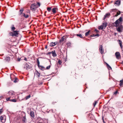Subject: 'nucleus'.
<instances>
[{
  "mask_svg": "<svg viewBox=\"0 0 123 123\" xmlns=\"http://www.w3.org/2000/svg\"><path fill=\"white\" fill-rule=\"evenodd\" d=\"M26 120L25 117H24L22 119V121L24 123H25L26 122Z\"/></svg>",
  "mask_w": 123,
  "mask_h": 123,
  "instance_id": "cd10ccee",
  "label": "nucleus"
},
{
  "mask_svg": "<svg viewBox=\"0 0 123 123\" xmlns=\"http://www.w3.org/2000/svg\"><path fill=\"white\" fill-rule=\"evenodd\" d=\"M36 74L37 76L38 77H39L40 76V73L37 71L36 73Z\"/></svg>",
  "mask_w": 123,
  "mask_h": 123,
  "instance_id": "a878e982",
  "label": "nucleus"
},
{
  "mask_svg": "<svg viewBox=\"0 0 123 123\" xmlns=\"http://www.w3.org/2000/svg\"><path fill=\"white\" fill-rule=\"evenodd\" d=\"M65 38V36H63L61 38V39L60 40V42H63Z\"/></svg>",
  "mask_w": 123,
  "mask_h": 123,
  "instance_id": "6ab92c4d",
  "label": "nucleus"
},
{
  "mask_svg": "<svg viewBox=\"0 0 123 123\" xmlns=\"http://www.w3.org/2000/svg\"><path fill=\"white\" fill-rule=\"evenodd\" d=\"M3 109L2 108L0 109V114L3 112Z\"/></svg>",
  "mask_w": 123,
  "mask_h": 123,
  "instance_id": "79ce46f5",
  "label": "nucleus"
},
{
  "mask_svg": "<svg viewBox=\"0 0 123 123\" xmlns=\"http://www.w3.org/2000/svg\"><path fill=\"white\" fill-rule=\"evenodd\" d=\"M118 27L117 28V30L119 32H122V30L123 29V26L121 25H120L118 26Z\"/></svg>",
  "mask_w": 123,
  "mask_h": 123,
  "instance_id": "423d86ee",
  "label": "nucleus"
},
{
  "mask_svg": "<svg viewBox=\"0 0 123 123\" xmlns=\"http://www.w3.org/2000/svg\"><path fill=\"white\" fill-rule=\"evenodd\" d=\"M14 80L13 81L15 83H16L18 82V80L17 78H15Z\"/></svg>",
  "mask_w": 123,
  "mask_h": 123,
  "instance_id": "c85d7f7f",
  "label": "nucleus"
},
{
  "mask_svg": "<svg viewBox=\"0 0 123 123\" xmlns=\"http://www.w3.org/2000/svg\"><path fill=\"white\" fill-rule=\"evenodd\" d=\"M97 103V102L96 101H94V102L93 104V105L94 107H95V106Z\"/></svg>",
  "mask_w": 123,
  "mask_h": 123,
  "instance_id": "473e14b6",
  "label": "nucleus"
},
{
  "mask_svg": "<svg viewBox=\"0 0 123 123\" xmlns=\"http://www.w3.org/2000/svg\"><path fill=\"white\" fill-rule=\"evenodd\" d=\"M12 75H13V74H12Z\"/></svg>",
  "mask_w": 123,
  "mask_h": 123,
  "instance_id": "6e6d98bb",
  "label": "nucleus"
},
{
  "mask_svg": "<svg viewBox=\"0 0 123 123\" xmlns=\"http://www.w3.org/2000/svg\"><path fill=\"white\" fill-rule=\"evenodd\" d=\"M94 31H96L97 33L98 32H99V31L97 29H95L94 30Z\"/></svg>",
  "mask_w": 123,
  "mask_h": 123,
  "instance_id": "37998d69",
  "label": "nucleus"
},
{
  "mask_svg": "<svg viewBox=\"0 0 123 123\" xmlns=\"http://www.w3.org/2000/svg\"><path fill=\"white\" fill-rule=\"evenodd\" d=\"M57 9V8L56 7H54L52 10V12H53V13L54 14L56 12V10Z\"/></svg>",
  "mask_w": 123,
  "mask_h": 123,
  "instance_id": "2eb2a0df",
  "label": "nucleus"
},
{
  "mask_svg": "<svg viewBox=\"0 0 123 123\" xmlns=\"http://www.w3.org/2000/svg\"><path fill=\"white\" fill-rule=\"evenodd\" d=\"M50 65H49L45 69H49L50 68Z\"/></svg>",
  "mask_w": 123,
  "mask_h": 123,
  "instance_id": "ea45409f",
  "label": "nucleus"
},
{
  "mask_svg": "<svg viewBox=\"0 0 123 123\" xmlns=\"http://www.w3.org/2000/svg\"><path fill=\"white\" fill-rule=\"evenodd\" d=\"M22 15L23 16H24L25 18H27L29 17V16L28 14H26L24 13H23Z\"/></svg>",
  "mask_w": 123,
  "mask_h": 123,
  "instance_id": "aec40b11",
  "label": "nucleus"
},
{
  "mask_svg": "<svg viewBox=\"0 0 123 123\" xmlns=\"http://www.w3.org/2000/svg\"><path fill=\"white\" fill-rule=\"evenodd\" d=\"M37 4L39 6H40V3H38Z\"/></svg>",
  "mask_w": 123,
  "mask_h": 123,
  "instance_id": "3c124183",
  "label": "nucleus"
},
{
  "mask_svg": "<svg viewBox=\"0 0 123 123\" xmlns=\"http://www.w3.org/2000/svg\"><path fill=\"white\" fill-rule=\"evenodd\" d=\"M31 97V96L30 95H29L25 97V98L26 100H27L29 98Z\"/></svg>",
  "mask_w": 123,
  "mask_h": 123,
  "instance_id": "72a5a7b5",
  "label": "nucleus"
},
{
  "mask_svg": "<svg viewBox=\"0 0 123 123\" xmlns=\"http://www.w3.org/2000/svg\"><path fill=\"white\" fill-rule=\"evenodd\" d=\"M57 43V42H55L54 43L51 42L50 43V46L52 47L55 46V45H56Z\"/></svg>",
  "mask_w": 123,
  "mask_h": 123,
  "instance_id": "ddd939ff",
  "label": "nucleus"
},
{
  "mask_svg": "<svg viewBox=\"0 0 123 123\" xmlns=\"http://www.w3.org/2000/svg\"><path fill=\"white\" fill-rule=\"evenodd\" d=\"M31 67L30 64H29L26 63L24 65V68L27 70L29 69Z\"/></svg>",
  "mask_w": 123,
  "mask_h": 123,
  "instance_id": "20e7f679",
  "label": "nucleus"
},
{
  "mask_svg": "<svg viewBox=\"0 0 123 123\" xmlns=\"http://www.w3.org/2000/svg\"><path fill=\"white\" fill-rule=\"evenodd\" d=\"M102 119L103 120V122L104 123H105V121L104 120V117H102Z\"/></svg>",
  "mask_w": 123,
  "mask_h": 123,
  "instance_id": "c03bdc74",
  "label": "nucleus"
},
{
  "mask_svg": "<svg viewBox=\"0 0 123 123\" xmlns=\"http://www.w3.org/2000/svg\"><path fill=\"white\" fill-rule=\"evenodd\" d=\"M1 121L3 123H4L6 119V117L4 115L1 116L0 117Z\"/></svg>",
  "mask_w": 123,
  "mask_h": 123,
  "instance_id": "7ed1b4c3",
  "label": "nucleus"
},
{
  "mask_svg": "<svg viewBox=\"0 0 123 123\" xmlns=\"http://www.w3.org/2000/svg\"><path fill=\"white\" fill-rule=\"evenodd\" d=\"M9 95L11 96L14 95L15 94L14 92L13 91H10L8 92Z\"/></svg>",
  "mask_w": 123,
  "mask_h": 123,
  "instance_id": "f8f14e48",
  "label": "nucleus"
},
{
  "mask_svg": "<svg viewBox=\"0 0 123 123\" xmlns=\"http://www.w3.org/2000/svg\"><path fill=\"white\" fill-rule=\"evenodd\" d=\"M107 23L105 22L104 23H103L102 24V26L103 28H105L107 26Z\"/></svg>",
  "mask_w": 123,
  "mask_h": 123,
  "instance_id": "4468645a",
  "label": "nucleus"
},
{
  "mask_svg": "<svg viewBox=\"0 0 123 123\" xmlns=\"http://www.w3.org/2000/svg\"><path fill=\"white\" fill-rule=\"evenodd\" d=\"M19 31H13V32H11L9 33V35L10 36H12L13 37H17L18 36V32Z\"/></svg>",
  "mask_w": 123,
  "mask_h": 123,
  "instance_id": "f03ea898",
  "label": "nucleus"
},
{
  "mask_svg": "<svg viewBox=\"0 0 123 123\" xmlns=\"http://www.w3.org/2000/svg\"><path fill=\"white\" fill-rule=\"evenodd\" d=\"M38 67L41 70H43L46 69L45 67L39 65V66H38Z\"/></svg>",
  "mask_w": 123,
  "mask_h": 123,
  "instance_id": "dca6fc26",
  "label": "nucleus"
},
{
  "mask_svg": "<svg viewBox=\"0 0 123 123\" xmlns=\"http://www.w3.org/2000/svg\"><path fill=\"white\" fill-rule=\"evenodd\" d=\"M47 46H46L45 47V48L46 49H47Z\"/></svg>",
  "mask_w": 123,
  "mask_h": 123,
  "instance_id": "603ef678",
  "label": "nucleus"
},
{
  "mask_svg": "<svg viewBox=\"0 0 123 123\" xmlns=\"http://www.w3.org/2000/svg\"><path fill=\"white\" fill-rule=\"evenodd\" d=\"M49 54L51 53L52 54V55L54 57H56L57 56V54L55 52V50L52 51L51 52H49Z\"/></svg>",
  "mask_w": 123,
  "mask_h": 123,
  "instance_id": "9d476101",
  "label": "nucleus"
},
{
  "mask_svg": "<svg viewBox=\"0 0 123 123\" xmlns=\"http://www.w3.org/2000/svg\"><path fill=\"white\" fill-rule=\"evenodd\" d=\"M119 43L120 44V46L121 49H122L123 48V46L122 44V42L120 40H119Z\"/></svg>",
  "mask_w": 123,
  "mask_h": 123,
  "instance_id": "412c9836",
  "label": "nucleus"
},
{
  "mask_svg": "<svg viewBox=\"0 0 123 123\" xmlns=\"http://www.w3.org/2000/svg\"><path fill=\"white\" fill-rule=\"evenodd\" d=\"M23 11H24V10L23 9H21L19 11L20 12V15H21V14H22V12H23Z\"/></svg>",
  "mask_w": 123,
  "mask_h": 123,
  "instance_id": "4c0bfd02",
  "label": "nucleus"
},
{
  "mask_svg": "<svg viewBox=\"0 0 123 123\" xmlns=\"http://www.w3.org/2000/svg\"><path fill=\"white\" fill-rule=\"evenodd\" d=\"M115 55L116 56V58L117 59L120 58V53L118 52H117L115 54Z\"/></svg>",
  "mask_w": 123,
  "mask_h": 123,
  "instance_id": "9b49d317",
  "label": "nucleus"
},
{
  "mask_svg": "<svg viewBox=\"0 0 123 123\" xmlns=\"http://www.w3.org/2000/svg\"><path fill=\"white\" fill-rule=\"evenodd\" d=\"M11 29L12 31H14V30H15V28L14 26V25H12V27L11 28Z\"/></svg>",
  "mask_w": 123,
  "mask_h": 123,
  "instance_id": "b1692460",
  "label": "nucleus"
},
{
  "mask_svg": "<svg viewBox=\"0 0 123 123\" xmlns=\"http://www.w3.org/2000/svg\"><path fill=\"white\" fill-rule=\"evenodd\" d=\"M20 60H21V58H18V61H20Z\"/></svg>",
  "mask_w": 123,
  "mask_h": 123,
  "instance_id": "09e8293b",
  "label": "nucleus"
},
{
  "mask_svg": "<svg viewBox=\"0 0 123 123\" xmlns=\"http://www.w3.org/2000/svg\"><path fill=\"white\" fill-rule=\"evenodd\" d=\"M47 10L49 12L51 11V8L50 7H48L47 8Z\"/></svg>",
  "mask_w": 123,
  "mask_h": 123,
  "instance_id": "58836bf2",
  "label": "nucleus"
},
{
  "mask_svg": "<svg viewBox=\"0 0 123 123\" xmlns=\"http://www.w3.org/2000/svg\"><path fill=\"white\" fill-rule=\"evenodd\" d=\"M121 3V1L120 0H117L114 3V4L116 6H119Z\"/></svg>",
  "mask_w": 123,
  "mask_h": 123,
  "instance_id": "6e6552de",
  "label": "nucleus"
},
{
  "mask_svg": "<svg viewBox=\"0 0 123 123\" xmlns=\"http://www.w3.org/2000/svg\"><path fill=\"white\" fill-rule=\"evenodd\" d=\"M98 36V37L99 36V35L98 34H97L96 35H95L94 34H93L92 35H91L90 36L91 37H96V36Z\"/></svg>",
  "mask_w": 123,
  "mask_h": 123,
  "instance_id": "bb28decb",
  "label": "nucleus"
},
{
  "mask_svg": "<svg viewBox=\"0 0 123 123\" xmlns=\"http://www.w3.org/2000/svg\"><path fill=\"white\" fill-rule=\"evenodd\" d=\"M91 31L90 30L88 32H86L85 33V36H87L88 35H89L90 34H91V33H90Z\"/></svg>",
  "mask_w": 123,
  "mask_h": 123,
  "instance_id": "5701e85b",
  "label": "nucleus"
},
{
  "mask_svg": "<svg viewBox=\"0 0 123 123\" xmlns=\"http://www.w3.org/2000/svg\"><path fill=\"white\" fill-rule=\"evenodd\" d=\"M123 84V83L121 82H120V83L119 84V85L120 86H122Z\"/></svg>",
  "mask_w": 123,
  "mask_h": 123,
  "instance_id": "49530a36",
  "label": "nucleus"
},
{
  "mask_svg": "<svg viewBox=\"0 0 123 123\" xmlns=\"http://www.w3.org/2000/svg\"><path fill=\"white\" fill-rule=\"evenodd\" d=\"M77 36L81 38H83V36L81 34H76V35Z\"/></svg>",
  "mask_w": 123,
  "mask_h": 123,
  "instance_id": "393cba45",
  "label": "nucleus"
},
{
  "mask_svg": "<svg viewBox=\"0 0 123 123\" xmlns=\"http://www.w3.org/2000/svg\"><path fill=\"white\" fill-rule=\"evenodd\" d=\"M106 64L108 69L109 70L111 69L112 68L107 63H106Z\"/></svg>",
  "mask_w": 123,
  "mask_h": 123,
  "instance_id": "4be33fe9",
  "label": "nucleus"
},
{
  "mask_svg": "<svg viewBox=\"0 0 123 123\" xmlns=\"http://www.w3.org/2000/svg\"><path fill=\"white\" fill-rule=\"evenodd\" d=\"M120 82H121L122 83H123V79L121 80L120 81Z\"/></svg>",
  "mask_w": 123,
  "mask_h": 123,
  "instance_id": "8fccbe9b",
  "label": "nucleus"
},
{
  "mask_svg": "<svg viewBox=\"0 0 123 123\" xmlns=\"http://www.w3.org/2000/svg\"><path fill=\"white\" fill-rule=\"evenodd\" d=\"M43 121L42 120H40L37 122V123H43Z\"/></svg>",
  "mask_w": 123,
  "mask_h": 123,
  "instance_id": "f704fd0d",
  "label": "nucleus"
},
{
  "mask_svg": "<svg viewBox=\"0 0 123 123\" xmlns=\"http://www.w3.org/2000/svg\"><path fill=\"white\" fill-rule=\"evenodd\" d=\"M37 65L38 66H39V65H40V62L38 59V58L37 59Z\"/></svg>",
  "mask_w": 123,
  "mask_h": 123,
  "instance_id": "7c9ffc66",
  "label": "nucleus"
},
{
  "mask_svg": "<svg viewBox=\"0 0 123 123\" xmlns=\"http://www.w3.org/2000/svg\"><path fill=\"white\" fill-rule=\"evenodd\" d=\"M98 29H99L100 30L101 29H102V30L103 29V27L102 26V25H101L100 26H98Z\"/></svg>",
  "mask_w": 123,
  "mask_h": 123,
  "instance_id": "2f4dec72",
  "label": "nucleus"
},
{
  "mask_svg": "<svg viewBox=\"0 0 123 123\" xmlns=\"http://www.w3.org/2000/svg\"><path fill=\"white\" fill-rule=\"evenodd\" d=\"M120 11H118V12L117 13V14L115 15V16L116 17H117V16L118 15H120Z\"/></svg>",
  "mask_w": 123,
  "mask_h": 123,
  "instance_id": "c756f323",
  "label": "nucleus"
},
{
  "mask_svg": "<svg viewBox=\"0 0 123 123\" xmlns=\"http://www.w3.org/2000/svg\"><path fill=\"white\" fill-rule=\"evenodd\" d=\"M6 100L7 101H11V99H10V98H6Z\"/></svg>",
  "mask_w": 123,
  "mask_h": 123,
  "instance_id": "a19ab883",
  "label": "nucleus"
},
{
  "mask_svg": "<svg viewBox=\"0 0 123 123\" xmlns=\"http://www.w3.org/2000/svg\"><path fill=\"white\" fill-rule=\"evenodd\" d=\"M99 50L100 53L101 54L104 53V50L102 45H100L99 46Z\"/></svg>",
  "mask_w": 123,
  "mask_h": 123,
  "instance_id": "0eeeda50",
  "label": "nucleus"
},
{
  "mask_svg": "<svg viewBox=\"0 0 123 123\" xmlns=\"http://www.w3.org/2000/svg\"><path fill=\"white\" fill-rule=\"evenodd\" d=\"M121 63L122 64V63H123V61H122Z\"/></svg>",
  "mask_w": 123,
  "mask_h": 123,
  "instance_id": "864d4df0",
  "label": "nucleus"
},
{
  "mask_svg": "<svg viewBox=\"0 0 123 123\" xmlns=\"http://www.w3.org/2000/svg\"><path fill=\"white\" fill-rule=\"evenodd\" d=\"M62 63V61L60 60H58V63L59 64H61Z\"/></svg>",
  "mask_w": 123,
  "mask_h": 123,
  "instance_id": "e433bc0d",
  "label": "nucleus"
},
{
  "mask_svg": "<svg viewBox=\"0 0 123 123\" xmlns=\"http://www.w3.org/2000/svg\"><path fill=\"white\" fill-rule=\"evenodd\" d=\"M5 60L6 62H9L10 60V58L9 56L6 57L5 59Z\"/></svg>",
  "mask_w": 123,
  "mask_h": 123,
  "instance_id": "a211bd4d",
  "label": "nucleus"
},
{
  "mask_svg": "<svg viewBox=\"0 0 123 123\" xmlns=\"http://www.w3.org/2000/svg\"><path fill=\"white\" fill-rule=\"evenodd\" d=\"M11 102H16L17 101V100L16 99H11Z\"/></svg>",
  "mask_w": 123,
  "mask_h": 123,
  "instance_id": "c9c22d12",
  "label": "nucleus"
},
{
  "mask_svg": "<svg viewBox=\"0 0 123 123\" xmlns=\"http://www.w3.org/2000/svg\"><path fill=\"white\" fill-rule=\"evenodd\" d=\"M111 16V14L109 12L107 13L104 16L103 18V20H105L106 18H109Z\"/></svg>",
  "mask_w": 123,
  "mask_h": 123,
  "instance_id": "1a4fd4ad",
  "label": "nucleus"
},
{
  "mask_svg": "<svg viewBox=\"0 0 123 123\" xmlns=\"http://www.w3.org/2000/svg\"><path fill=\"white\" fill-rule=\"evenodd\" d=\"M37 5L36 4H33L31 5V9L32 10H35L37 8Z\"/></svg>",
  "mask_w": 123,
  "mask_h": 123,
  "instance_id": "39448f33",
  "label": "nucleus"
},
{
  "mask_svg": "<svg viewBox=\"0 0 123 123\" xmlns=\"http://www.w3.org/2000/svg\"><path fill=\"white\" fill-rule=\"evenodd\" d=\"M123 21L122 17H120L114 23V24L116 25L115 26L116 27H117L119 24H122L123 22Z\"/></svg>",
  "mask_w": 123,
  "mask_h": 123,
  "instance_id": "f257e3e1",
  "label": "nucleus"
},
{
  "mask_svg": "<svg viewBox=\"0 0 123 123\" xmlns=\"http://www.w3.org/2000/svg\"><path fill=\"white\" fill-rule=\"evenodd\" d=\"M49 23V22H48V23H47V24H48Z\"/></svg>",
  "mask_w": 123,
  "mask_h": 123,
  "instance_id": "5fc2aeb1",
  "label": "nucleus"
},
{
  "mask_svg": "<svg viewBox=\"0 0 123 123\" xmlns=\"http://www.w3.org/2000/svg\"><path fill=\"white\" fill-rule=\"evenodd\" d=\"M30 115L31 116L33 117H34V112L33 111H31L30 112Z\"/></svg>",
  "mask_w": 123,
  "mask_h": 123,
  "instance_id": "f3484780",
  "label": "nucleus"
},
{
  "mask_svg": "<svg viewBox=\"0 0 123 123\" xmlns=\"http://www.w3.org/2000/svg\"><path fill=\"white\" fill-rule=\"evenodd\" d=\"M24 60L26 61H27V58L25 57H24Z\"/></svg>",
  "mask_w": 123,
  "mask_h": 123,
  "instance_id": "de8ad7c7",
  "label": "nucleus"
},
{
  "mask_svg": "<svg viewBox=\"0 0 123 123\" xmlns=\"http://www.w3.org/2000/svg\"><path fill=\"white\" fill-rule=\"evenodd\" d=\"M117 91H116L115 92H114V94L115 95H116L117 94Z\"/></svg>",
  "mask_w": 123,
  "mask_h": 123,
  "instance_id": "a18cd8bd",
  "label": "nucleus"
}]
</instances>
